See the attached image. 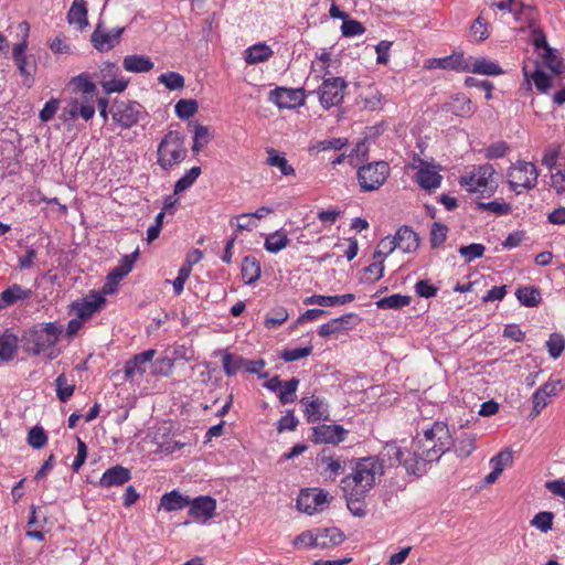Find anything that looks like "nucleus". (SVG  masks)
I'll use <instances>...</instances> for the list:
<instances>
[{
    "label": "nucleus",
    "mask_w": 565,
    "mask_h": 565,
    "mask_svg": "<svg viewBox=\"0 0 565 565\" xmlns=\"http://www.w3.org/2000/svg\"><path fill=\"white\" fill-rule=\"evenodd\" d=\"M353 317V313H348L321 324L318 331L319 335L326 338L347 329L344 324Z\"/></svg>",
    "instance_id": "nucleus-38"
},
{
    "label": "nucleus",
    "mask_w": 565,
    "mask_h": 565,
    "mask_svg": "<svg viewBox=\"0 0 565 565\" xmlns=\"http://www.w3.org/2000/svg\"><path fill=\"white\" fill-rule=\"evenodd\" d=\"M515 297L521 305L525 307H535L541 302V294L533 286L521 287L516 289Z\"/></svg>",
    "instance_id": "nucleus-39"
},
{
    "label": "nucleus",
    "mask_w": 565,
    "mask_h": 565,
    "mask_svg": "<svg viewBox=\"0 0 565 565\" xmlns=\"http://www.w3.org/2000/svg\"><path fill=\"white\" fill-rule=\"evenodd\" d=\"M174 108L180 119H189L198 111V103L194 99H180Z\"/></svg>",
    "instance_id": "nucleus-58"
},
{
    "label": "nucleus",
    "mask_w": 565,
    "mask_h": 565,
    "mask_svg": "<svg viewBox=\"0 0 565 565\" xmlns=\"http://www.w3.org/2000/svg\"><path fill=\"white\" fill-rule=\"evenodd\" d=\"M320 461L324 466L322 473L332 481L345 471L347 462L342 457L323 455Z\"/></svg>",
    "instance_id": "nucleus-29"
},
{
    "label": "nucleus",
    "mask_w": 565,
    "mask_h": 565,
    "mask_svg": "<svg viewBox=\"0 0 565 565\" xmlns=\"http://www.w3.org/2000/svg\"><path fill=\"white\" fill-rule=\"evenodd\" d=\"M330 501L328 492L318 489L301 490L297 498V508L308 515L322 511Z\"/></svg>",
    "instance_id": "nucleus-10"
},
{
    "label": "nucleus",
    "mask_w": 565,
    "mask_h": 565,
    "mask_svg": "<svg viewBox=\"0 0 565 565\" xmlns=\"http://www.w3.org/2000/svg\"><path fill=\"white\" fill-rule=\"evenodd\" d=\"M152 374L169 376L172 374L174 369V360L168 356L157 359L152 365Z\"/></svg>",
    "instance_id": "nucleus-60"
},
{
    "label": "nucleus",
    "mask_w": 565,
    "mask_h": 565,
    "mask_svg": "<svg viewBox=\"0 0 565 565\" xmlns=\"http://www.w3.org/2000/svg\"><path fill=\"white\" fill-rule=\"evenodd\" d=\"M477 209L480 211H487L494 215H508L512 211L511 204L504 201H491V202H477Z\"/></svg>",
    "instance_id": "nucleus-45"
},
{
    "label": "nucleus",
    "mask_w": 565,
    "mask_h": 565,
    "mask_svg": "<svg viewBox=\"0 0 565 565\" xmlns=\"http://www.w3.org/2000/svg\"><path fill=\"white\" fill-rule=\"evenodd\" d=\"M313 347L311 344L303 348H287L280 352V358L285 362H294L307 358L312 353Z\"/></svg>",
    "instance_id": "nucleus-52"
},
{
    "label": "nucleus",
    "mask_w": 565,
    "mask_h": 565,
    "mask_svg": "<svg viewBox=\"0 0 565 565\" xmlns=\"http://www.w3.org/2000/svg\"><path fill=\"white\" fill-rule=\"evenodd\" d=\"M105 297L100 294H90L75 305L77 316L81 319H88L97 312L105 303Z\"/></svg>",
    "instance_id": "nucleus-23"
},
{
    "label": "nucleus",
    "mask_w": 565,
    "mask_h": 565,
    "mask_svg": "<svg viewBox=\"0 0 565 565\" xmlns=\"http://www.w3.org/2000/svg\"><path fill=\"white\" fill-rule=\"evenodd\" d=\"M31 296V290L18 284H13L0 294V309L8 308L19 300H25Z\"/></svg>",
    "instance_id": "nucleus-27"
},
{
    "label": "nucleus",
    "mask_w": 565,
    "mask_h": 565,
    "mask_svg": "<svg viewBox=\"0 0 565 565\" xmlns=\"http://www.w3.org/2000/svg\"><path fill=\"white\" fill-rule=\"evenodd\" d=\"M553 522L554 514L550 511H542L533 516L530 524L542 533H547L553 529Z\"/></svg>",
    "instance_id": "nucleus-49"
},
{
    "label": "nucleus",
    "mask_w": 565,
    "mask_h": 565,
    "mask_svg": "<svg viewBox=\"0 0 565 565\" xmlns=\"http://www.w3.org/2000/svg\"><path fill=\"white\" fill-rule=\"evenodd\" d=\"M55 387L57 398L63 403L67 402L75 391V385L68 382L64 373L55 379Z\"/></svg>",
    "instance_id": "nucleus-47"
},
{
    "label": "nucleus",
    "mask_w": 565,
    "mask_h": 565,
    "mask_svg": "<svg viewBox=\"0 0 565 565\" xmlns=\"http://www.w3.org/2000/svg\"><path fill=\"white\" fill-rule=\"evenodd\" d=\"M365 26L358 20L347 19L343 20L341 25V33L344 38H352L356 35H362L365 32Z\"/></svg>",
    "instance_id": "nucleus-59"
},
{
    "label": "nucleus",
    "mask_w": 565,
    "mask_h": 565,
    "mask_svg": "<svg viewBox=\"0 0 565 565\" xmlns=\"http://www.w3.org/2000/svg\"><path fill=\"white\" fill-rule=\"evenodd\" d=\"M216 511V500L210 495H200L190 500L189 514L194 521L205 524Z\"/></svg>",
    "instance_id": "nucleus-14"
},
{
    "label": "nucleus",
    "mask_w": 565,
    "mask_h": 565,
    "mask_svg": "<svg viewBox=\"0 0 565 565\" xmlns=\"http://www.w3.org/2000/svg\"><path fill=\"white\" fill-rule=\"evenodd\" d=\"M354 300L353 294L337 296L312 295L303 300L305 305H318L322 307H335L349 303Z\"/></svg>",
    "instance_id": "nucleus-25"
},
{
    "label": "nucleus",
    "mask_w": 565,
    "mask_h": 565,
    "mask_svg": "<svg viewBox=\"0 0 565 565\" xmlns=\"http://www.w3.org/2000/svg\"><path fill=\"white\" fill-rule=\"evenodd\" d=\"M390 171V166L385 161H375L360 167L358 181L361 190L364 192L379 190L386 182Z\"/></svg>",
    "instance_id": "nucleus-7"
},
{
    "label": "nucleus",
    "mask_w": 565,
    "mask_h": 565,
    "mask_svg": "<svg viewBox=\"0 0 565 565\" xmlns=\"http://www.w3.org/2000/svg\"><path fill=\"white\" fill-rule=\"evenodd\" d=\"M154 64L147 55L132 54L124 57L122 67L130 73H147Z\"/></svg>",
    "instance_id": "nucleus-26"
},
{
    "label": "nucleus",
    "mask_w": 565,
    "mask_h": 565,
    "mask_svg": "<svg viewBox=\"0 0 565 565\" xmlns=\"http://www.w3.org/2000/svg\"><path fill=\"white\" fill-rule=\"evenodd\" d=\"M124 28H115L110 31L103 30L102 23H98L90 36L93 46L99 52H107L115 47L124 33Z\"/></svg>",
    "instance_id": "nucleus-13"
},
{
    "label": "nucleus",
    "mask_w": 565,
    "mask_h": 565,
    "mask_svg": "<svg viewBox=\"0 0 565 565\" xmlns=\"http://www.w3.org/2000/svg\"><path fill=\"white\" fill-rule=\"evenodd\" d=\"M289 318L288 310L285 307H276L271 309L264 320L267 329H276L285 323Z\"/></svg>",
    "instance_id": "nucleus-42"
},
{
    "label": "nucleus",
    "mask_w": 565,
    "mask_h": 565,
    "mask_svg": "<svg viewBox=\"0 0 565 565\" xmlns=\"http://www.w3.org/2000/svg\"><path fill=\"white\" fill-rule=\"evenodd\" d=\"M190 498L181 494L179 491L173 490L164 493L160 499L159 509H163L168 512L179 511L189 507Z\"/></svg>",
    "instance_id": "nucleus-28"
},
{
    "label": "nucleus",
    "mask_w": 565,
    "mask_h": 565,
    "mask_svg": "<svg viewBox=\"0 0 565 565\" xmlns=\"http://www.w3.org/2000/svg\"><path fill=\"white\" fill-rule=\"evenodd\" d=\"M452 447L458 457L467 458L476 449V435L471 433H462Z\"/></svg>",
    "instance_id": "nucleus-35"
},
{
    "label": "nucleus",
    "mask_w": 565,
    "mask_h": 565,
    "mask_svg": "<svg viewBox=\"0 0 565 565\" xmlns=\"http://www.w3.org/2000/svg\"><path fill=\"white\" fill-rule=\"evenodd\" d=\"M546 348L552 359H558L565 349V338L561 333H552L546 341Z\"/></svg>",
    "instance_id": "nucleus-53"
},
{
    "label": "nucleus",
    "mask_w": 565,
    "mask_h": 565,
    "mask_svg": "<svg viewBox=\"0 0 565 565\" xmlns=\"http://www.w3.org/2000/svg\"><path fill=\"white\" fill-rule=\"evenodd\" d=\"M131 478L130 471L122 466H115L107 469L99 479L103 488L118 487L128 482Z\"/></svg>",
    "instance_id": "nucleus-22"
},
{
    "label": "nucleus",
    "mask_w": 565,
    "mask_h": 565,
    "mask_svg": "<svg viewBox=\"0 0 565 565\" xmlns=\"http://www.w3.org/2000/svg\"><path fill=\"white\" fill-rule=\"evenodd\" d=\"M267 158L266 164L269 167L277 168L284 177H295L296 170L288 162L285 157V153L277 151L274 148L266 149Z\"/></svg>",
    "instance_id": "nucleus-24"
},
{
    "label": "nucleus",
    "mask_w": 565,
    "mask_h": 565,
    "mask_svg": "<svg viewBox=\"0 0 565 565\" xmlns=\"http://www.w3.org/2000/svg\"><path fill=\"white\" fill-rule=\"evenodd\" d=\"M443 177L429 164L423 162L416 173V182L426 191H434L441 184Z\"/></svg>",
    "instance_id": "nucleus-19"
},
{
    "label": "nucleus",
    "mask_w": 565,
    "mask_h": 565,
    "mask_svg": "<svg viewBox=\"0 0 565 565\" xmlns=\"http://www.w3.org/2000/svg\"><path fill=\"white\" fill-rule=\"evenodd\" d=\"M62 330L53 322L34 327L25 334V351L33 355H45L54 360L60 354L55 348Z\"/></svg>",
    "instance_id": "nucleus-3"
},
{
    "label": "nucleus",
    "mask_w": 565,
    "mask_h": 565,
    "mask_svg": "<svg viewBox=\"0 0 565 565\" xmlns=\"http://www.w3.org/2000/svg\"><path fill=\"white\" fill-rule=\"evenodd\" d=\"M561 391V380H550L544 385L540 386L532 395L533 408L530 416L535 418L543 408L547 406L550 398L557 396Z\"/></svg>",
    "instance_id": "nucleus-12"
},
{
    "label": "nucleus",
    "mask_w": 565,
    "mask_h": 565,
    "mask_svg": "<svg viewBox=\"0 0 565 565\" xmlns=\"http://www.w3.org/2000/svg\"><path fill=\"white\" fill-rule=\"evenodd\" d=\"M60 107V100L56 98H51L44 105L39 114V118L43 122H47L54 118Z\"/></svg>",
    "instance_id": "nucleus-64"
},
{
    "label": "nucleus",
    "mask_w": 565,
    "mask_h": 565,
    "mask_svg": "<svg viewBox=\"0 0 565 565\" xmlns=\"http://www.w3.org/2000/svg\"><path fill=\"white\" fill-rule=\"evenodd\" d=\"M494 174V168L489 164H481L460 178V184L471 193H483Z\"/></svg>",
    "instance_id": "nucleus-9"
},
{
    "label": "nucleus",
    "mask_w": 565,
    "mask_h": 565,
    "mask_svg": "<svg viewBox=\"0 0 565 565\" xmlns=\"http://www.w3.org/2000/svg\"><path fill=\"white\" fill-rule=\"evenodd\" d=\"M138 255H139L138 248L134 253H131L129 255H125L119 260V264L109 271V274H111L113 277L122 279L125 276H127L132 270Z\"/></svg>",
    "instance_id": "nucleus-40"
},
{
    "label": "nucleus",
    "mask_w": 565,
    "mask_h": 565,
    "mask_svg": "<svg viewBox=\"0 0 565 565\" xmlns=\"http://www.w3.org/2000/svg\"><path fill=\"white\" fill-rule=\"evenodd\" d=\"M74 93H82V98H94L97 95L96 85L90 81L89 75L82 73L71 81Z\"/></svg>",
    "instance_id": "nucleus-32"
},
{
    "label": "nucleus",
    "mask_w": 565,
    "mask_h": 565,
    "mask_svg": "<svg viewBox=\"0 0 565 565\" xmlns=\"http://www.w3.org/2000/svg\"><path fill=\"white\" fill-rule=\"evenodd\" d=\"M507 178L510 189L516 194H521L523 191L536 186L539 170L534 163L519 160L510 166Z\"/></svg>",
    "instance_id": "nucleus-6"
},
{
    "label": "nucleus",
    "mask_w": 565,
    "mask_h": 565,
    "mask_svg": "<svg viewBox=\"0 0 565 565\" xmlns=\"http://www.w3.org/2000/svg\"><path fill=\"white\" fill-rule=\"evenodd\" d=\"M303 406V414L309 423H316L329 419L328 403L318 396H305L300 399Z\"/></svg>",
    "instance_id": "nucleus-15"
},
{
    "label": "nucleus",
    "mask_w": 565,
    "mask_h": 565,
    "mask_svg": "<svg viewBox=\"0 0 565 565\" xmlns=\"http://www.w3.org/2000/svg\"><path fill=\"white\" fill-rule=\"evenodd\" d=\"M289 244V238L284 231H276L265 238L264 247L267 252L277 254Z\"/></svg>",
    "instance_id": "nucleus-36"
},
{
    "label": "nucleus",
    "mask_w": 565,
    "mask_h": 565,
    "mask_svg": "<svg viewBox=\"0 0 565 565\" xmlns=\"http://www.w3.org/2000/svg\"><path fill=\"white\" fill-rule=\"evenodd\" d=\"M113 121L122 129H129L148 117L146 108L138 102L116 99L109 108Z\"/></svg>",
    "instance_id": "nucleus-5"
},
{
    "label": "nucleus",
    "mask_w": 565,
    "mask_h": 565,
    "mask_svg": "<svg viewBox=\"0 0 565 565\" xmlns=\"http://www.w3.org/2000/svg\"><path fill=\"white\" fill-rule=\"evenodd\" d=\"M351 470L341 481L342 489L345 495L364 498L374 487L376 478L383 475V465L375 457H365L354 461Z\"/></svg>",
    "instance_id": "nucleus-2"
},
{
    "label": "nucleus",
    "mask_w": 565,
    "mask_h": 565,
    "mask_svg": "<svg viewBox=\"0 0 565 565\" xmlns=\"http://www.w3.org/2000/svg\"><path fill=\"white\" fill-rule=\"evenodd\" d=\"M513 462V454L510 449L501 450L494 457L490 459V466L492 470L502 473L507 467H510Z\"/></svg>",
    "instance_id": "nucleus-50"
},
{
    "label": "nucleus",
    "mask_w": 565,
    "mask_h": 565,
    "mask_svg": "<svg viewBox=\"0 0 565 565\" xmlns=\"http://www.w3.org/2000/svg\"><path fill=\"white\" fill-rule=\"evenodd\" d=\"M458 252L467 263H470L483 256L486 246L479 243H472L466 246H460Z\"/></svg>",
    "instance_id": "nucleus-57"
},
{
    "label": "nucleus",
    "mask_w": 565,
    "mask_h": 565,
    "mask_svg": "<svg viewBox=\"0 0 565 565\" xmlns=\"http://www.w3.org/2000/svg\"><path fill=\"white\" fill-rule=\"evenodd\" d=\"M347 83L341 77H330L322 82L318 89L319 102L324 109L338 106L344 97Z\"/></svg>",
    "instance_id": "nucleus-8"
},
{
    "label": "nucleus",
    "mask_w": 565,
    "mask_h": 565,
    "mask_svg": "<svg viewBox=\"0 0 565 565\" xmlns=\"http://www.w3.org/2000/svg\"><path fill=\"white\" fill-rule=\"evenodd\" d=\"M212 139L211 130L207 126L196 125L193 136L192 151L199 153Z\"/></svg>",
    "instance_id": "nucleus-43"
},
{
    "label": "nucleus",
    "mask_w": 565,
    "mask_h": 565,
    "mask_svg": "<svg viewBox=\"0 0 565 565\" xmlns=\"http://www.w3.org/2000/svg\"><path fill=\"white\" fill-rule=\"evenodd\" d=\"M90 98H72L68 106L63 109V119L74 120L76 117H82L85 121L92 119L95 115V106Z\"/></svg>",
    "instance_id": "nucleus-17"
},
{
    "label": "nucleus",
    "mask_w": 565,
    "mask_h": 565,
    "mask_svg": "<svg viewBox=\"0 0 565 565\" xmlns=\"http://www.w3.org/2000/svg\"><path fill=\"white\" fill-rule=\"evenodd\" d=\"M222 364L225 374L227 376H234L242 367H244L245 359L243 356H236L232 353L225 352L223 354Z\"/></svg>",
    "instance_id": "nucleus-46"
},
{
    "label": "nucleus",
    "mask_w": 565,
    "mask_h": 565,
    "mask_svg": "<svg viewBox=\"0 0 565 565\" xmlns=\"http://www.w3.org/2000/svg\"><path fill=\"white\" fill-rule=\"evenodd\" d=\"M347 433L341 425H318L312 428V441L338 445L344 440Z\"/></svg>",
    "instance_id": "nucleus-16"
},
{
    "label": "nucleus",
    "mask_w": 565,
    "mask_h": 565,
    "mask_svg": "<svg viewBox=\"0 0 565 565\" xmlns=\"http://www.w3.org/2000/svg\"><path fill=\"white\" fill-rule=\"evenodd\" d=\"M269 102L279 108L292 109L305 104V92L302 88L277 87L269 93Z\"/></svg>",
    "instance_id": "nucleus-11"
},
{
    "label": "nucleus",
    "mask_w": 565,
    "mask_h": 565,
    "mask_svg": "<svg viewBox=\"0 0 565 565\" xmlns=\"http://www.w3.org/2000/svg\"><path fill=\"white\" fill-rule=\"evenodd\" d=\"M274 54V51L266 43H257L245 51V62L249 65L258 64L268 61Z\"/></svg>",
    "instance_id": "nucleus-30"
},
{
    "label": "nucleus",
    "mask_w": 565,
    "mask_h": 565,
    "mask_svg": "<svg viewBox=\"0 0 565 565\" xmlns=\"http://www.w3.org/2000/svg\"><path fill=\"white\" fill-rule=\"evenodd\" d=\"M543 60L548 70L559 76L565 77V64L563 60L556 54V50L548 49L546 53H543Z\"/></svg>",
    "instance_id": "nucleus-41"
},
{
    "label": "nucleus",
    "mask_w": 565,
    "mask_h": 565,
    "mask_svg": "<svg viewBox=\"0 0 565 565\" xmlns=\"http://www.w3.org/2000/svg\"><path fill=\"white\" fill-rule=\"evenodd\" d=\"M316 547L329 548L340 545L344 541V534L338 527H326L315 530Z\"/></svg>",
    "instance_id": "nucleus-21"
},
{
    "label": "nucleus",
    "mask_w": 565,
    "mask_h": 565,
    "mask_svg": "<svg viewBox=\"0 0 565 565\" xmlns=\"http://www.w3.org/2000/svg\"><path fill=\"white\" fill-rule=\"evenodd\" d=\"M260 277V264L250 255L243 258L242 262V278L246 285H253Z\"/></svg>",
    "instance_id": "nucleus-33"
},
{
    "label": "nucleus",
    "mask_w": 565,
    "mask_h": 565,
    "mask_svg": "<svg viewBox=\"0 0 565 565\" xmlns=\"http://www.w3.org/2000/svg\"><path fill=\"white\" fill-rule=\"evenodd\" d=\"M409 303H411L409 296L394 294V295H391V296L380 299L376 302V306L380 309H399V308L408 306Z\"/></svg>",
    "instance_id": "nucleus-44"
},
{
    "label": "nucleus",
    "mask_w": 565,
    "mask_h": 565,
    "mask_svg": "<svg viewBox=\"0 0 565 565\" xmlns=\"http://www.w3.org/2000/svg\"><path fill=\"white\" fill-rule=\"evenodd\" d=\"M428 68H440V70H459L461 68V61L458 57L446 56L443 58H431L427 61Z\"/></svg>",
    "instance_id": "nucleus-55"
},
{
    "label": "nucleus",
    "mask_w": 565,
    "mask_h": 565,
    "mask_svg": "<svg viewBox=\"0 0 565 565\" xmlns=\"http://www.w3.org/2000/svg\"><path fill=\"white\" fill-rule=\"evenodd\" d=\"M47 443V435L41 426H34L28 434V444L34 449L43 448Z\"/></svg>",
    "instance_id": "nucleus-61"
},
{
    "label": "nucleus",
    "mask_w": 565,
    "mask_h": 565,
    "mask_svg": "<svg viewBox=\"0 0 565 565\" xmlns=\"http://www.w3.org/2000/svg\"><path fill=\"white\" fill-rule=\"evenodd\" d=\"M158 81L170 90H177L184 87V77L177 72L163 73L158 77Z\"/></svg>",
    "instance_id": "nucleus-54"
},
{
    "label": "nucleus",
    "mask_w": 565,
    "mask_h": 565,
    "mask_svg": "<svg viewBox=\"0 0 565 565\" xmlns=\"http://www.w3.org/2000/svg\"><path fill=\"white\" fill-rule=\"evenodd\" d=\"M67 21L70 24H76L79 29L88 25L87 21V6L85 0H74L68 13Z\"/></svg>",
    "instance_id": "nucleus-31"
},
{
    "label": "nucleus",
    "mask_w": 565,
    "mask_h": 565,
    "mask_svg": "<svg viewBox=\"0 0 565 565\" xmlns=\"http://www.w3.org/2000/svg\"><path fill=\"white\" fill-rule=\"evenodd\" d=\"M395 243L398 249L403 253H413L418 246L420 238L416 232H414L409 226L403 225L394 235Z\"/></svg>",
    "instance_id": "nucleus-20"
},
{
    "label": "nucleus",
    "mask_w": 565,
    "mask_h": 565,
    "mask_svg": "<svg viewBox=\"0 0 565 565\" xmlns=\"http://www.w3.org/2000/svg\"><path fill=\"white\" fill-rule=\"evenodd\" d=\"M188 154L184 146V137L174 130H170L160 141L157 150V162L166 171L179 166Z\"/></svg>",
    "instance_id": "nucleus-4"
},
{
    "label": "nucleus",
    "mask_w": 565,
    "mask_h": 565,
    "mask_svg": "<svg viewBox=\"0 0 565 565\" xmlns=\"http://www.w3.org/2000/svg\"><path fill=\"white\" fill-rule=\"evenodd\" d=\"M447 234L448 227L443 223L435 222L431 226L429 236L431 248H438L439 246H441L447 238Z\"/></svg>",
    "instance_id": "nucleus-56"
},
{
    "label": "nucleus",
    "mask_w": 565,
    "mask_h": 565,
    "mask_svg": "<svg viewBox=\"0 0 565 565\" xmlns=\"http://www.w3.org/2000/svg\"><path fill=\"white\" fill-rule=\"evenodd\" d=\"M156 355L154 349L146 350L141 353L134 355L125 363L124 372L127 380L132 381L136 375H143L147 371V365Z\"/></svg>",
    "instance_id": "nucleus-18"
},
{
    "label": "nucleus",
    "mask_w": 565,
    "mask_h": 565,
    "mask_svg": "<svg viewBox=\"0 0 565 565\" xmlns=\"http://www.w3.org/2000/svg\"><path fill=\"white\" fill-rule=\"evenodd\" d=\"M201 174V168L200 167H192L186 173L181 177L174 184V193L180 194L191 188L193 183L196 181V179Z\"/></svg>",
    "instance_id": "nucleus-48"
},
{
    "label": "nucleus",
    "mask_w": 565,
    "mask_h": 565,
    "mask_svg": "<svg viewBox=\"0 0 565 565\" xmlns=\"http://www.w3.org/2000/svg\"><path fill=\"white\" fill-rule=\"evenodd\" d=\"M299 380L297 377H292L289 381L282 383L280 387L279 399L281 404H288L295 402L297 398L296 392L299 386Z\"/></svg>",
    "instance_id": "nucleus-51"
},
{
    "label": "nucleus",
    "mask_w": 565,
    "mask_h": 565,
    "mask_svg": "<svg viewBox=\"0 0 565 565\" xmlns=\"http://www.w3.org/2000/svg\"><path fill=\"white\" fill-rule=\"evenodd\" d=\"M454 439L444 422H435L412 440L409 447H394L393 456L409 473H420L426 463L437 461L450 450Z\"/></svg>",
    "instance_id": "nucleus-1"
},
{
    "label": "nucleus",
    "mask_w": 565,
    "mask_h": 565,
    "mask_svg": "<svg viewBox=\"0 0 565 565\" xmlns=\"http://www.w3.org/2000/svg\"><path fill=\"white\" fill-rule=\"evenodd\" d=\"M395 249L397 246L394 236H386L379 243V249L373 254V259L385 260Z\"/></svg>",
    "instance_id": "nucleus-62"
},
{
    "label": "nucleus",
    "mask_w": 565,
    "mask_h": 565,
    "mask_svg": "<svg viewBox=\"0 0 565 565\" xmlns=\"http://www.w3.org/2000/svg\"><path fill=\"white\" fill-rule=\"evenodd\" d=\"M235 220L236 223H234V220L232 218L230 221V224L236 227V232L253 231L257 226L255 220L249 213H243L241 215H237Z\"/></svg>",
    "instance_id": "nucleus-63"
},
{
    "label": "nucleus",
    "mask_w": 565,
    "mask_h": 565,
    "mask_svg": "<svg viewBox=\"0 0 565 565\" xmlns=\"http://www.w3.org/2000/svg\"><path fill=\"white\" fill-rule=\"evenodd\" d=\"M18 350V338L11 333L0 335V359L10 361L14 358Z\"/></svg>",
    "instance_id": "nucleus-37"
},
{
    "label": "nucleus",
    "mask_w": 565,
    "mask_h": 565,
    "mask_svg": "<svg viewBox=\"0 0 565 565\" xmlns=\"http://www.w3.org/2000/svg\"><path fill=\"white\" fill-rule=\"evenodd\" d=\"M469 70L471 73L488 75V76H495V75L503 74V70L498 63H495L489 58H486V57L476 58Z\"/></svg>",
    "instance_id": "nucleus-34"
}]
</instances>
